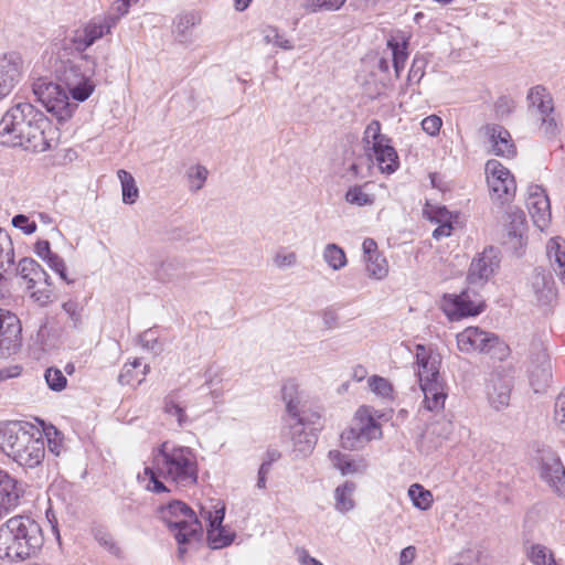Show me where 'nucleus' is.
I'll list each match as a JSON object with an SVG mask.
<instances>
[{
    "mask_svg": "<svg viewBox=\"0 0 565 565\" xmlns=\"http://www.w3.org/2000/svg\"><path fill=\"white\" fill-rule=\"evenodd\" d=\"M143 476L148 478L146 489L154 493L169 491L161 479L182 487L192 486L198 480L195 455L189 447L166 441L154 452L152 466L145 468Z\"/></svg>",
    "mask_w": 565,
    "mask_h": 565,
    "instance_id": "f257e3e1",
    "label": "nucleus"
},
{
    "mask_svg": "<svg viewBox=\"0 0 565 565\" xmlns=\"http://www.w3.org/2000/svg\"><path fill=\"white\" fill-rule=\"evenodd\" d=\"M0 448L24 468H35L45 457L43 431L28 422H9L0 426Z\"/></svg>",
    "mask_w": 565,
    "mask_h": 565,
    "instance_id": "f03ea898",
    "label": "nucleus"
},
{
    "mask_svg": "<svg viewBox=\"0 0 565 565\" xmlns=\"http://www.w3.org/2000/svg\"><path fill=\"white\" fill-rule=\"evenodd\" d=\"M40 524L30 516L14 515L0 526V558L22 562L43 546Z\"/></svg>",
    "mask_w": 565,
    "mask_h": 565,
    "instance_id": "7ed1b4c3",
    "label": "nucleus"
},
{
    "mask_svg": "<svg viewBox=\"0 0 565 565\" xmlns=\"http://www.w3.org/2000/svg\"><path fill=\"white\" fill-rule=\"evenodd\" d=\"M288 431L285 433V451L291 460L305 459L311 455L317 443V433L322 428L318 412L299 409L290 398L285 407Z\"/></svg>",
    "mask_w": 565,
    "mask_h": 565,
    "instance_id": "20e7f679",
    "label": "nucleus"
},
{
    "mask_svg": "<svg viewBox=\"0 0 565 565\" xmlns=\"http://www.w3.org/2000/svg\"><path fill=\"white\" fill-rule=\"evenodd\" d=\"M54 73L61 85L76 102H85L95 90L93 77L96 62L87 54H73V56L56 55Z\"/></svg>",
    "mask_w": 565,
    "mask_h": 565,
    "instance_id": "39448f33",
    "label": "nucleus"
},
{
    "mask_svg": "<svg viewBox=\"0 0 565 565\" xmlns=\"http://www.w3.org/2000/svg\"><path fill=\"white\" fill-rule=\"evenodd\" d=\"M419 385L424 394V406L430 412L444 409L447 393L439 375V362L436 356L427 354L424 345H416Z\"/></svg>",
    "mask_w": 565,
    "mask_h": 565,
    "instance_id": "423d86ee",
    "label": "nucleus"
},
{
    "mask_svg": "<svg viewBox=\"0 0 565 565\" xmlns=\"http://www.w3.org/2000/svg\"><path fill=\"white\" fill-rule=\"evenodd\" d=\"M160 514L179 544V557H183L186 552L184 545L198 540L201 535V522L198 520L192 509L179 500H174L166 507H162Z\"/></svg>",
    "mask_w": 565,
    "mask_h": 565,
    "instance_id": "0eeeda50",
    "label": "nucleus"
},
{
    "mask_svg": "<svg viewBox=\"0 0 565 565\" xmlns=\"http://www.w3.org/2000/svg\"><path fill=\"white\" fill-rule=\"evenodd\" d=\"M24 111L30 114L21 126L22 135H24L23 149L32 152H44L55 148L60 141V130L32 104L26 103Z\"/></svg>",
    "mask_w": 565,
    "mask_h": 565,
    "instance_id": "6e6552de",
    "label": "nucleus"
},
{
    "mask_svg": "<svg viewBox=\"0 0 565 565\" xmlns=\"http://www.w3.org/2000/svg\"><path fill=\"white\" fill-rule=\"evenodd\" d=\"M363 148L366 156L374 159L384 173H393L398 168V156L391 139L381 132L379 120H372L363 132Z\"/></svg>",
    "mask_w": 565,
    "mask_h": 565,
    "instance_id": "1a4fd4ad",
    "label": "nucleus"
},
{
    "mask_svg": "<svg viewBox=\"0 0 565 565\" xmlns=\"http://www.w3.org/2000/svg\"><path fill=\"white\" fill-rule=\"evenodd\" d=\"M457 347L461 352L489 354L500 361L509 355V347L497 334L478 327H468L459 332L457 334Z\"/></svg>",
    "mask_w": 565,
    "mask_h": 565,
    "instance_id": "9d476101",
    "label": "nucleus"
},
{
    "mask_svg": "<svg viewBox=\"0 0 565 565\" xmlns=\"http://www.w3.org/2000/svg\"><path fill=\"white\" fill-rule=\"evenodd\" d=\"M18 275L25 281L30 298L41 307L53 300V282L46 270L33 258H22L17 267Z\"/></svg>",
    "mask_w": 565,
    "mask_h": 565,
    "instance_id": "9b49d317",
    "label": "nucleus"
},
{
    "mask_svg": "<svg viewBox=\"0 0 565 565\" xmlns=\"http://www.w3.org/2000/svg\"><path fill=\"white\" fill-rule=\"evenodd\" d=\"M33 94L58 121L70 119L77 105L70 103V94L61 84L46 78H38L32 85Z\"/></svg>",
    "mask_w": 565,
    "mask_h": 565,
    "instance_id": "f8f14e48",
    "label": "nucleus"
},
{
    "mask_svg": "<svg viewBox=\"0 0 565 565\" xmlns=\"http://www.w3.org/2000/svg\"><path fill=\"white\" fill-rule=\"evenodd\" d=\"M381 436V425L369 414L366 408L361 407L355 413L352 425L341 434V446L348 450H358Z\"/></svg>",
    "mask_w": 565,
    "mask_h": 565,
    "instance_id": "ddd939ff",
    "label": "nucleus"
},
{
    "mask_svg": "<svg viewBox=\"0 0 565 565\" xmlns=\"http://www.w3.org/2000/svg\"><path fill=\"white\" fill-rule=\"evenodd\" d=\"M445 315L452 321L466 317H475L483 311V305L476 292L469 289L460 294L445 295L441 302Z\"/></svg>",
    "mask_w": 565,
    "mask_h": 565,
    "instance_id": "4468645a",
    "label": "nucleus"
},
{
    "mask_svg": "<svg viewBox=\"0 0 565 565\" xmlns=\"http://www.w3.org/2000/svg\"><path fill=\"white\" fill-rule=\"evenodd\" d=\"M26 102H21L10 107L0 120V143L9 147L23 148L24 135H22V121L30 113L24 111Z\"/></svg>",
    "mask_w": 565,
    "mask_h": 565,
    "instance_id": "2eb2a0df",
    "label": "nucleus"
},
{
    "mask_svg": "<svg viewBox=\"0 0 565 565\" xmlns=\"http://www.w3.org/2000/svg\"><path fill=\"white\" fill-rule=\"evenodd\" d=\"M540 477L557 497L565 498V467L556 452L542 454Z\"/></svg>",
    "mask_w": 565,
    "mask_h": 565,
    "instance_id": "dca6fc26",
    "label": "nucleus"
},
{
    "mask_svg": "<svg viewBox=\"0 0 565 565\" xmlns=\"http://www.w3.org/2000/svg\"><path fill=\"white\" fill-rule=\"evenodd\" d=\"M489 188L499 200L509 201L515 192V181L509 169L498 160L491 159L486 163Z\"/></svg>",
    "mask_w": 565,
    "mask_h": 565,
    "instance_id": "f3484780",
    "label": "nucleus"
},
{
    "mask_svg": "<svg viewBox=\"0 0 565 565\" xmlns=\"http://www.w3.org/2000/svg\"><path fill=\"white\" fill-rule=\"evenodd\" d=\"M214 510H207L203 508L201 510V516L209 522L207 527V540L212 548H223L228 546L234 540V533L226 530L222 523L224 520L225 508L213 507Z\"/></svg>",
    "mask_w": 565,
    "mask_h": 565,
    "instance_id": "a211bd4d",
    "label": "nucleus"
},
{
    "mask_svg": "<svg viewBox=\"0 0 565 565\" xmlns=\"http://www.w3.org/2000/svg\"><path fill=\"white\" fill-rule=\"evenodd\" d=\"M23 75V58L17 52L0 56V100L20 83Z\"/></svg>",
    "mask_w": 565,
    "mask_h": 565,
    "instance_id": "6ab92c4d",
    "label": "nucleus"
},
{
    "mask_svg": "<svg viewBox=\"0 0 565 565\" xmlns=\"http://www.w3.org/2000/svg\"><path fill=\"white\" fill-rule=\"evenodd\" d=\"M24 492L21 481L0 469V520L20 505Z\"/></svg>",
    "mask_w": 565,
    "mask_h": 565,
    "instance_id": "aec40b11",
    "label": "nucleus"
},
{
    "mask_svg": "<svg viewBox=\"0 0 565 565\" xmlns=\"http://www.w3.org/2000/svg\"><path fill=\"white\" fill-rule=\"evenodd\" d=\"M481 132L490 143V152L492 154L508 159L515 157L516 147L511 134L503 126L498 124H487L481 128Z\"/></svg>",
    "mask_w": 565,
    "mask_h": 565,
    "instance_id": "412c9836",
    "label": "nucleus"
},
{
    "mask_svg": "<svg viewBox=\"0 0 565 565\" xmlns=\"http://www.w3.org/2000/svg\"><path fill=\"white\" fill-rule=\"evenodd\" d=\"M499 250L489 246L471 262L468 280L471 284H482L499 269Z\"/></svg>",
    "mask_w": 565,
    "mask_h": 565,
    "instance_id": "4be33fe9",
    "label": "nucleus"
},
{
    "mask_svg": "<svg viewBox=\"0 0 565 565\" xmlns=\"http://www.w3.org/2000/svg\"><path fill=\"white\" fill-rule=\"evenodd\" d=\"M512 391V379L501 372L490 374L486 393L488 402L495 411H501L509 406Z\"/></svg>",
    "mask_w": 565,
    "mask_h": 565,
    "instance_id": "5701e85b",
    "label": "nucleus"
},
{
    "mask_svg": "<svg viewBox=\"0 0 565 565\" xmlns=\"http://www.w3.org/2000/svg\"><path fill=\"white\" fill-rule=\"evenodd\" d=\"M526 206L534 224L543 231L551 221V205L547 194L541 185H530Z\"/></svg>",
    "mask_w": 565,
    "mask_h": 565,
    "instance_id": "b1692460",
    "label": "nucleus"
},
{
    "mask_svg": "<svg viewBox=\"0 0 565 565\" xmlns=\"http://www.w3.org/2000/svg\"><path fill=\"white\" fill-rule=\"evenodd\" d=\"M21 345V326L15 315L0 310V352L8 354L17 352Z\"/></svg>",
    "mask_w": 565,
    "mask_h": 565,
    "instance_id": "393cba45",
    "label": "nucleus"
},
{
    "mask_svg": "<svg viewBox=\"0 0 565 565\" xmlns=\"http://www.w3.org/2000/svg\"><path fill=\"white\" fill-rule=\"evenodd\" d=\"M508 220L509 223L505 227V234L502 244L508 250L514 253L518 256H521L525 245V215L521 211L512 212L509 213Z\"/></svg>",
    "mask_w": 565,
    "mask_h": 565,
    "instance_id": "a878e982",
    "label": "nucleus"
},
{
    "mask_svg": "<svg viewBox=\"0 0 565 565\" xmlns=\"http://www.w3.org/2000/svg\"><path fill=\"white\" fill-rule=\"evenodd\" d=\"M530 384L535 393L546 388L552 379V367L548 354L545 350H540L531 361L529 367Z\"/></svg>",
    "mask_w": 565,
    "mask_h": 565,
    "instance_id": "bb28decb",
    "label": "nucleus"
},
{
    "mask_svg": "<svg viewBox=\"0 0 565 565\" xmlns=\"http://www.w3.org/2000/svg\"><path fill=\"white\" fill-rule=\"evenodd\" d=\"M527 100L532 107H535L542 116L543 124L555 127L556 122L552 117L554 106L551 94L542 85L532 87L527 94Z\"/></svg>",
    "mask_w": 565,
    "mask_h": 565,
    "instance_id": "cd10ccee",
    "label": "nucleus"
},
{
    "mask_svg": "<svg viewBox=\"0 0 565 565\" xmlns=\"http://www.w3.org/2000/svg\"><path fill=\"white\" fill-rule=\"evenodd\" d=\"M531 288L536 302L541 306L550 305L556 297L553 278L541 270L535 269Z\"/></svg>",
    "mask_w": 565,
    "mask_h": 565,
    "instance_id": "c85d7f7f",
    "label": "nucleus"
},
{
    "mask_svg": "<svg viewBox=\"0 0 565 565\" xmlns=\"http://www.w3.org/2000/svg\"><path fill=\"white\" fill-rule=\"evenodd\" d=\"M93 45L83 28L76 29L71 36L61 41L56 55L73 56V54H85L84 52Z\"/></svg>",
    "mask_w": 565,
    "mask_h": 565,
    "instance_id": "c756f323",
    "label": "nucleus"
},
{
    "mask_svg": "<svg viewBox=\"0 0 565 565\" xmlns=\"http://www.w3.org/2000/svg\"><path fill=\"white\" fill-rule=\"evenodd\" d=\"M546 254L554 271L565 285V239L561 237L551 238L546 246Z\"/></svg>",
    "mask_w": 565,
    "mask_h": 565,
    "instance_id": "7c9ffc66",
    "label": "nucleus"
},
{
    "mask_svg": "<svg viewBox=\"0 0 565 565\" xmlns=\"http://www.w3.org/2000/svg\"><path fill=\"white\" fill-rule=\"evenodd\" d=\"M118 17L107 14L104 17H95L84 26L88 40L94 44L97 40L103 38L105 34L110 33L111 29L117 24Z\"/></svg>",
    "mask_w": 565,
    "mask_h": 565,
    "instance_id": "2f4dec72",
    "label": "nucleus"
},
{
    "mask_svg": "<svg viewBox=\"0 0 565 565\" xmlns=\"http://www.w3.org/2000/svg\"><path fill=\"white\" fill-rule=\"evenodd\" d=\"M185 269L184 262L177 258L167 259L157 270V277L164 282L189 279L190 276L186 274Z\"/></svg>",
    "mask_w": 565,
    "mask_h": 565,
    "instance_id": "473e14b6",
    "label": "nucleus"
},
{
    "mask_svg": "<svg viewBox=\"0 0 565 565\" xmlns=\"http://www.w3.org/2000/svg\"><path fill=\"white\" fill-rule=\"evenodd\" d=\"M163 411L167 415L175 417L179 427H184L191 423L184 407L181 405L179 391H173L164 397Z\"/></svg>",
    "mask_w": 565,
    "mask_h": 565,
    "instance_id": "72a5a7b5",
    "label": "nucleus"
},
{
    "mask_svg": "<svg viewBox=\"0 0 565 565\" xmlns=\"http://www.w3.org/2000/svg\"><path fill=\"white\" fill-rule=\"evenodd\" d=\"M196 17L193 13H186L178 17L174 22V38L179 43L190 44L193 42L192 30L196 24Z\"/></svg>",
    "mask_w": 565,
    "mask_h": 565,
    "instance_id": "f704fd0d",
    "label": "nucleus"
},
{
    "mask_svg": "<svg viewBox=\"0 0 565 565\" xmlns=\"http://www.w3.org/2000/svg\"><path fill=\"white\" fill-rule=\"evenodd\" d=\"M355 484L352 481H345L334 490L335 509L339 512H348L354 508L353 492Z\"/></svg>",
    "mask_w": 565,
    "mask_h": 565,
    "instance_id": "c9c22d12",
    "label": "nucleus"
},
{
    "mask_svg": "<svg viewBox=\"0 0 565 565\" xmlns=\"http://www.w3.org/2000/svg\"><path fill=\"white\" fill-rule=\"evenodd\" d=\"M117 177L121 184L122 202L125 204H134L138 196L139 190L136 185L132 174L124 169L117 171Z\"/></svg>",
    "mask_w": 565,
    "mask_h": 565,
    "instance_id": "e433bc0d",
    "label": "nucleus"
},
{
    "mask_svg": "<svg viewBox=\"0 0 565 565\" xmlns=\"http://www.w3.org/2000/svg\"><path fill=\"white\" fill-rule=\"evenodd\" d=\"M322 257L328 266L333 270H340L348 264L345 252L334 243L326 245Z\"/></svg>",
    "mask_w": 565,
    "mask_h": 565,
    "instance_id": "4c0bfd02",
    "label": "nucleus"
},
{
    "mask_svg": "<svg viewBox=\"0 0 565 565\" xmlns=\"http://www.w3.org/2000/svg\"><path fill=\"white\" fill-rule=\"evenodd\" d=\"M387 47L392 51L393 66L396 77H399L408 58L407 41L398 42L395 39H391L387 41Z\"/></svg>",
    "mask_w": 565,
    "mask_h": 565,
    "instance_id": "58836bf2",
    "label": "nucleus"
},
{
    "mask_svg": "<svg viewBox=\"0 0 565 565\" xmlns=\"http://www.w3.org/2000/svg\"><path fill=\"white\" fill-rule=\"evenodd\" d=\"M14 265V249L10 236L0 228V269L8 271Z\"/></svg>",
    "mask_w": 565,
    "mask_h": 565,
    "instance_id": "ea45409f",
    "label": "nucleus"
},
{
    "mask_svg": "<svg viewBox=\"0 0 565 565\" xmlns=\"http://www.w3.org/2000/svg\"><path fill=\"white\" fill-rule=\"evenodd\" d=\"M365 269L370 278L382 280L388 274V265L381 254L372 257H365Z\"/></svg>",
    "mask_w": 565,
    "mask_h": 565,
    "instance_id": "a19ab883",
    "label": "nucleus"
},
{
    "mask_svg": "<svg viewBox=\"0 0 565 565\" xmlns=\"http://www.w3.org/2000/svg\"><path fill=\"white\" fill-rule=\"evenodd\" d=\"M408 495L413 504L420 510H428L433 503V494L423 486L414 483L408 489Z\"/></svg>",
    "mask_w": 565,
    "mask_h": 565,
    "instance_id": "79ce46f5",
    "label": "nucleus"
},
{
    "mask_svg": "<svg viewBox=\"0 0 565 565\" xmlns=\"http://www.w3.org/2000/svg\"><path fill=\"white\" fill-rule=\"evenodd\" d=\"M44 434L47 440V449L51 454L58 457L66 451L63 435L55 427L47 428Z\"/></svg>",
    "mask_w": 565,
    "mask_h": 565,
    "instance_id": "37998d69",
    "label": "nucleus"
},
{
    "mask_svg": "<svg viewBox=\"0 0 565 565\" xmlns=\"http://www.w3.org/2000/svg\"><path fill=\"white\" fill-rule=\"evenodd\" d=\"M369 386L372 392L380 395L381 397H392L393 386L388 380L379 375H372L369 379Z\"/></svg>",
    "mask_w": 565,
    "mask_h": 565,
    "instance_id": "c03bdc74",
    "label": "nucleus"
},
{
    "mask_svg": "<svg viewBox=\"0 0 565 565\" xmlns=\"http://www.w3.org/2000/svg\"><path fill=\"white\" fill-rule=\"evenodd\" d=\"M345 201L356 206H364L373 203V199L363 191L362 186L359 185L352 186L347 191Z\"/></svg>",
    "mask_w": 565,
    "mask_h": 565,
    "instance_id": "a18cd8bd",
    "label": "nucleus"
},
{
    "mask_svg": "<svg viewBox=\"0 0 565 565\" xmlns=\"http://www.w3.org/2000/svg\"><path fill=\"white\" fill-rule=\"evenodd\" d=\"M329 456L343 475L354 473L359 470L354 460L348 459L347 456L338 450L330 451Z\"/></svg>",
    "mask_w": 565,
    "mask_h": 565,
    "instance_id": "49530a36",
    "label": "nucleus"
},
{
    "mask_svg": "<svg viewBox=\"0 0 565 565\" xmlns=\"http://www.w3.org/2000/svg\"><path fill=\"white\" fill-rule=\"evenodd\" d=\"M49 387L55 392L65 388L67 380L58 369L49 367L44 374Z\"/></svg>",
    "mask_w": 565,
    "mask_h": 565,
    "instance_id": "de8ad7c7",
    "label": "nucleus"
},
{
    "mask_svg": "<svg viewBox=\"0 0 565 565\" xmlns=\"http://www.w3.org/2000/svg\"><path fill=\"white\" fill-rule=\"evenodd\" d=\"M45 263L67 285L74 284V279L68 278L66 271V264L60 255H57L56 253L54 255H51V257L46 259Z\"/></svg>",
    "mask_w": 565,
    "mask_h": 565,
    "instance_id": "09e8293b",
    "label": "nucleus"
},
{
    "mask_svg": "<svg viewBox=\"0 0 565 565\" xmlns=\"http://www.w3.org/2000/svg\"><path fill=\"white\" fill-rule=\"evenodd\" d=\"M209 171L205 167L198 164L194 168L191 169L189 172V179H190V189L192 191H199L203 188L206 178H207Z\"/></svg>",
    "mask_w": 565,
    "mask_h": 565,
    "instance_id": "8fccbe9b",
    "label": "nucleus"
},
{
    "mask_svg": "<svg viewBox=\"0 0 565 565\" xmlns=\"http://www.w3.org/2000/svg\"><path fill=\"white\" fill-rule=\"evenodd\" d=\"M139 342L142 348L159 353L162 350V344L159 342L157 331L149 329L139 335Z\"/></svg>",
    "mask_w": 565,
    "mask_h": 565,
    "instance_id": "3c124183",
    "label": "nucleus"
},
{
    "mask_svg": "<svg viewBox=\"0 0 565 565\" xmlns=\"http://www.w3.org/2000/svg\"><path fill=\"white\" fill-rule=\"evenodd\" d=\"M427 62L423 56H415L408 72L407 81L409 84H417L425 75Z\"/></svg>",
    "mask_w": 565,
    "mask_h": 565,
    "instance_id": "603ef678",
    "label": "nucleus"
},
{
    "mask_svg": "<svg viewBox=\"0 0 565 565\" xmlns=\"http://www.w3.org/2000/svg\"><path fill=\"white\" fill-rule=\"evenodd\" d=\"M11 222L15 228L21 230L26 235L33 234L38 228L36 223L34 221H30L24 214L13 216Z\"/></svg>",
    "mask_w": 565,
    "mask_h": 565,
    "instance_id": "864d4df0",
    "label": "nucleus"
},
{
    "mask_svg": "<svg viewBox=\"0 0 565 565\" xmlns=\"http://www.w3.org/2000/svg\"><path fill=\"white\" fill-rule=\"evenodd\" d=\"M344 2L345 0H309V6L312 11H337L344 4Z\"/></svg>",
    "mask_w": 565,
    "mask_h": 565,
    "instance_id": "5fc2aeb1",
    "label": "nucleus"
},
{
    "mask_svg": "<svg viewBox=\"0 0 565 565\" xmlns=\"http://www.w3.org/2000/svg\"><path fill=\"white\" fill-rule=\"evenodd\" d=\"M554 419L558 427L565 431V392L559 393L556 397Z\"/></svg>",
    "mask_w": 565,
    "mask_h": 565,
    "instance_id": "6e6d98bb",
    "label": "nucleus"
},
{
    "mask_svg": "<svg viewBox=\"0 0 565 565\" xmlns=\"http://www.w3.org/2000/svg\"><path fill=\"white\" fill-rule=\"evenodd\" d=\"M443 120L437 115H430L423 119L422 128L429 136H437L441 128Z\"/></svg>",
    "mask_w": 565,
    "mask_h": 565,
    "instance_id": "4d7b16f0",
    "label": "nucleus"
},
{
    "mask_svg": "<svg viewBox=\"0 0 565 565\" xmlns=\"http://www.w3.org/2000/svg\"><path fill=\"white\" fill-rule=\"evenodd\" d=\"M547 548L541 544L532 545L529 551V559L534 565H545L546 564V557H547Z\"/></svg>",
    "mask_w": 565,
    "mask_h": 565,
    "instance_id": "13d9d810",
    "label": "nucleus"
},
{
    "mask_svg": "<svg viewBox=\"0 0 565 565\" xmlns=\"http://www.w3.org/2000/svg\"><path fill=\"white\" fill-rule=\"evenodd\" d=\"M94 537L102 546H104L111 553L118 552L119 548L116 546V544L113 540V536L109 533H107L100 529H97L94 531Z\"/></svg>",
    "mask_w": 565,
    "mask_h": 565,
    "instance_id": "bf43d9fd",
    "label": "nucleus"
},
{
    "mask_svg": "<svg viewBox=\"0 0 565 565\" xmlns=\"http://www.w3.org/2000/svg\"><path fill=\"white\" fill-rule=\"evenodd\" d=\"M262 34L265 43L273 44L277 47H282V42L280 41L278 29L266 25L262 28Z\"/></svg>",
    "mask_w": 565,
    "mask_h": 565,
    "instance_id": "052dcab7",
    "label": "nucleus"
},
{
    "mask_svg": "<svg viewBox=\"0 0 565 565\" xmlns=\"http://www.w3.org/2000/svg\"><path fill=\"white\" fill-rule=\"evenodd\" d=\"M62 309L70 317L74 327H77L81 322V315L78 303L73 300H68L62 305Z\"/></svg>",
    "mask_w": 565,
    "mask_h": 565,
    "instance_id": "680f3d73",
    "label": "nucleus"
},
{
    "mask_svg": "<svg viewBox=\"0 0 565 565\" xmlns=\"http://www.w3.org/2000/svg\"><path fill=\"white\" fill-rule=\"evenodd\" d=\"M35 254L42 258L44 262L51 257V255H54L51 250V245L49 241H39L34 246Z\"/></svg>",
    "mask_w": 565,
    "mask_h": 565,
    "instance_id": "e2e57ef3",
    "label": "nucleus"
},
{
    "mask_svg": "<svg viewBox=\"0 0 565 565\" xmlns=\"http://www.w3.org/2000/svg\"><path fill=\"white\" fill-rule=\"evenodd\" d=\"M362 250L364 254L363 259H365V257H372V256L380 255V253L377 250V244L373 238H365L363 241Z\"/></svg>",
    "mask_w": 565,
    "mask_h": 565,
    "instance_id": "0e129e2a",
    "label": "nucleus"
},
{
    "mask_svg": "<svg viewBox=\"0 0 565 565\" xmlns=\"http://www.w3.org/2000/svg\"><path fill=\"white\" fill-rule=\"evenodd\" d=\"M324 328L334 329L338 327V315L333 310H324L321 315Z\"/></svg>",
    "mask_w": 565,
    "mask_h": 565,
    "instance_id": "69168bd1",
    "label": "nucleus"
},
{
    "mask_svg": "<svg viewBox=\"0 0 565 565\" xmlns=\"http://www.w3.org/2000/svg\"><path fill=\"white\" fill-rule=\"evenodd\" d=\"M416 556V548L415 546H407L402 550L399 554V565H409L413 563Z\"/></svg>",
    "mask_w": 565,
    "mask_h": 565,
    "instance_id": "338daca9",
    "label": "nucleus"
},
{
    "mask_svg": "<svg viewBox=\"0 0 565 565\" xmlns=\"http://www.w3.org/2000/svg\"><path fill=\"white\" fill-rule=\"evenodd\" d=\"M296 554H297V558H298V562L301 564V565H323L321 562H319L318 559L311 557L307 551L305 550H297L296 551Z\"/></svg>",
    "mask_w": 565,
    "mask_h": 565,
    "instance_id": "774afa93",
    "label": "nucleus"
}]
</instances>
